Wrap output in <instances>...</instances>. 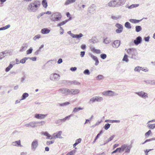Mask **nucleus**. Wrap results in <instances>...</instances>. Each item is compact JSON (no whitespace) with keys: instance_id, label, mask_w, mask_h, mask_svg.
<instances>
[{"instance_id":"nucleus-54","label":"nucleus","mask_w":155,"mask_h":155,"mask_svg":"<svg viewBox=\"0 0 155 155\" xmlns=\"http://www.w3.org/2000/svg\"><path fill=\"white\" fill-rule=\"evenodd\" d=\"M12 68V65L9 64V66L5 69V71L7 72H8Z\"/></svg>"},{"instance_id":"nucleus-29","label":"nucleus","mask_w":155,"mask_h":155,"mask_svg":"<svg viewBox=\"0 0 155 155\" xmlns=\"http://www.w3.org/2000/svg\"><path fill=\"white\" fill-rule=\"evenodd\" d=\"M147 127L151 130H153L155 128V124H147Z\"/></svg>"},{"instance_id":"nucleus-34","label":"nucleus","mask_w":155,"mask_h":155,"mask_svg":"<svg viewBox=\"0 0 155 155\" xmlns=\"http://www.w3.org/2000/svg\"><path fill=\"white\" fill-rule=\"evenodd\" d=\"M29 96L28 94L27 93H24L22 95V98L20 99V100H22L25 99L26 98Z\"/></svg>"},{"instance_id":"nucleus-3","label":"nucleus","mask_w":155,"mask_h":155,"mask_svg":"<svg viewBox=\"0 0 155 155\" xmlns=\"http://www.w3.org/2000/svg\"><path fill=\"white\" fill-rule=\"evenodd\" d=\"M61 14L58 12L53 13L50 17V20L52 21L56 22L60 21L61 18Z\"/></svg>"},{"instance_id":"nucleus-50","label":"nucleus","mask_w":155,"mask_h":155,"mask_svg":"<svg viewBox=\"0 0 155 155\" xmlns=\"http://www.w3.org/2000/svg\"><path fill=\"white\" fill-rule=\"evenodd\" d=\"M141 68V67L139 66H137L135 67L134 69V71H137L138 72H140V68Z\"/></svg>"},{"instance_id":"nucleus-45","label":"nucleus","mask_w":155,"mask_h":155,"mask_svg":"<svg viewBox=\"0 0 155 155\" xmlns=\"http://www.w3.org/2000/svg\"><path fill=\"white\" fill-rule=\"evenodd\" d=\"M70 104V103L68 102H66L61 104H59V106H61L64 107Z\"/></svg>"},{"instance_id":"nucleus-38","label":"nucleus","mask_w":155,"mask_h":155,"mask_svg":"<svg viewBox=\"0 0 155 155\" xmlns=\"http://www.w3.org/2000/svg\"><path fill=\"white\" fill-rule=\"evenodd\" d=\"M128 57V56L127 54H125L122 59V61H125L126 62H128L129 61Z\"/></svg>"},{"instance_id":"nucleus-61","label":"nucleus","mask_w":155,"mask_h":155,"mask_svg":"<svg viewBox=\"0 0 155 155\" xmlns=\"http://www.w3.org/2000/svg\"><path fill=\"white\" fill-rule=\"evenodd\" d=\"M28 59H30L31 60H32L33 61H35L36 60V58H37L36 57H32V58H30V57H28Z\"/></svg>"},{"instance_id":"nucleus-42","label":"nucleus","mask_w":155,"mask_h":155,"mask_svg":"<svg viewBox=\"0 0 155 155\" xmlns=\"http://www.w3.org/2000/svg\"><path fill=\"white\" fill-rule=\"evenodd\" d=\"M142 30V28L140 26H136L135 27V31L137 32L140 31Z\"/></svg>"},{"instance_id":"nucleus-11","label":"nucleus","mask_w":155,"mask_h":155,"mask_svg":"<svg viewBox=\"0 0 155 155\" xmlns=\"http://www.w3.org/2000/svg\"><path fill=\"white\" fill-rule=\"evenodd\" d=\"M96 8V6L94 4L91 5L88 8V11L90 13H93L94 12Z\"/></svg>"},{"instance_id":"nucleus-64","label":"nucleus","mask_w":155,"mask_h":155,"mask_svg":"<svg viewBox=\"0 0 155 155\" xmlns=\"http://www.w3.org/2000/svg\"><path fill=\"white\" fill-rule=\"evenodd\" d=\"M85 52L82 51L81 52L80 56L81 57H83L85 55Z\"/></svg>"},{"instance_id":"nucleus-40","label":"nucleus","mask_w":155,"mask_h":155,"mask_svg":"<svg viewBox=\"0 0 155 155\" xmlns=\"http://www.w3.org/2000/svg\"><path fill=\"white\" fill-rule=\"evenodd\" d=\"M117 151H118L119 153H120L121 152H122L121 147H120L117 148L115 150L112 152L111 153L112 154L114 153H116Z\"/></svg>"},{"instance_id":"nucleus-63","label":"nucleus","mask_w":155,"mask_h":155,"mask_svg":"<svg viewBox=\"0 0 155 155\" xmlns=\"http://www.w3.org/2000/svg\"><path fill=\"white\" fill-rule=\"evenodd\" d=\"M54 142V141H47L46 142V144L47 145H50L51 144L53 143Z\"/></svg>"},{"instance_id":"nucleus-7","label":"nucleus","mask_w":155,"mask_h":155,"mask_svg":"<svg viewBox=\"0 0 155 155\" xmlns=\"http://www.w3.org/2000/svg\"><path fill=\"white\" fill-rule=\"evenodd\" d=\"M70 89L68 88H61L58 90L59 93L64 95H70Z\"/></svg>"},{"instance_id":"nucleus-39","label":"nucleus","mask_w":155,"mask_h":155,"mask_svg":"<svg viewBox=\"0 0 155 155\" xmlns=\"http://www.w3.org/2000/svg\"><path fill=\"white\" fill-rule=\"evenodd\" d=\"M28 59V57H25L24 58L21 59L20 61V62L21 63L24 64L25 63L26 61Z\"/></svg>"},{"instance_id":"nucleus-25","label":"nucleus","mask_w":155,"mask_h":155,"mask_svg":"<svg viewBox=\"0 0 155 155\" xmlns=\"http://www.w3.org/2000/svg\"><path fill=\"white\" fill-rule=\"evenodd\" d=\"M42 134L47 137L46 138L47 139H53V137H52L51 135H50L47 132H43Z\"/></svg>"},{"instance_id":"nucleus-26","label":"nucleus","mask_w":155,"mask_h":155,"mask_svg":"<svg viewBox=\"0 0 155 155\" xmlns=\"http://www.w3.org/2000/svg\"><path fill=\"white\" fill-rule=\"evenodd\" d=\"M56 63V61L54 60H51L47 62V64H48L49 65L51 66H53Z\"/></svg>"},{"instance_id":"nucleus-19","label":"nucleus","mask_w":155,"mask_h":155,"mask_svg":"<svg viewBox=\"0 0 155 155\" xmlns=\"http://www.w3.org/2000/svg\"><path fill=\"white\" fill-rule=\"evenodd\" d=\"M117 7L123 5L125 2V0H116Z\"/></svg>"},{"instance_id":"nucleus-32","label":"nucleus","mask_w":155,"mask_h":155,"mask_svg":"<svg viewBox=\"0 0 155 155\" xmlns=\"http://www.w3.org/2000/svg\"><path fill=\"white\" fill-rule=\"evenodd\" d=\"M37 121H32L30 122L31 127H35L38 126Z\"/></svg>"},{"instance_id":"nucleus-14","label":"nucleus","mask_w":155,"mask_h":155,"mask_svg":"<svg viewBox=\"0 0 155 155\" xmlns=\"http://www.w3.org/2000/svg\"><path fill=\"white\" fill-rule=\"evenodd\" d=\"M62 133V131H60L58 132L56 134L55 133L54 134L53 136V138H62L61 136Z\"/></svg>"},{"instance_id":"nucleus-13","label":"nucleus","mask_w":155,"mask_h":155,"mask_svg":"<svg viewBox=\"0 0 155 155\" xmlns=\"http://www.w3.org/2000/svg\"><path fill=\"white\" fill-rule=\"evenodd\" d=\"M116 0H114L108 3V6L110 7H117Z\"/></svg>"},{"instance_id":"nucleus-2","label":"nucleus","mask_w":155,"mask_h":155,"mask_svg":"<svg viewBox=\"0 0 155 155\" xmlns=\"http://www.w3.org/2000/svg\"><path fill=\"white\" fill-rule=\"evenodd\" d=\"M128 57L131 59L134 60H137L138 58V53L136 49L131 48L128 49L127 50Z\"/></svg>"},{"instance_id":"nucleus-33","label":"nucleus","mask_w":155,"mask_h":155,"mask_svg":"<svg viewBox=\"0 0 155 155\" xmlns=\"http://www.w3.org/2000/svg\"><path fill=\"white\" fill-rule=\"evenodd\" d=\"M111 42V40L110 38H106L104 40L103 42L104 43L107 44H109Z\"/></svg>"},{"instance_id":"nucleus-53","label":"nucleus","mask_w":155,"mask_h":155,"mask_svg":"<svg viewBox=\"0 0 155 155\" xmlns=\"http://www.w3.org/2000/svg\"><path fill=\"white\" fill-rule=\"evenodd\" d=\"M110 124L108 123L106 124H105L104 127L106 130H108L110 127Z\"/></svg>"},{"instance_id":"nucleus-47","label":"nucleus","mask_w":155,"mask_h":155,"mask_svg":"<svg viewBox=\"0 0 155 155\" xmlns=\"http://www.w3.org/2000/svg\"><path fill=\"white\" fill-rule=\"evenodd\" d=\"M37 125H38V126H41L43 125L45 123V122L44 121H41V122H38V121H37Z\"/></svg>"},{"instance_id":"nucleus-43","label":"nucleus","mask_w":155,"mask_h":155,"mask_svg":"<svg viewBox=\"0 0 155 155\" xmlns=\"http://www.w3.org/2000/svg\"><path fill=\"white\" fill-rule=\"evenodd\" d=\"M114 137V136H111L110 137V138H109V139H107V141L106 143H104L103 144H101V145H104L106 143L110 142V141L111 140H113Z\"/></svg>"},{"instance_id":"nucleus-56","label":"nucleus","mask_w":155,"mask_h":155,"mask_svg":"<svg viewBox=\"0 0 155 155\" xmlns=\"http://www.w3.org/2000/svg\"><path fill=\"white\" fill-rule=\"evenodd\" d=\"M89 56H90L93 60L95 61V60H97V57L94 56L93 54H89Z\"/></svg>"},{"instance_id":"nucleus-16","label":"nucleus","mask_w":155,"mask_h":155,"mask_svg":"<svg viewBox=\"0 0 155 155\" xmlns=\"http://www.w3.org/2000/svg\"><path fill=\"white\" fill-rule=\"evenodd\" d=\"M70 95H75L80 92V90L78 89H70Z\"/></svg>"},{"instance_id":"nucleus-1","label":"nucleus","mask_w":155,"mask_h":155,"mask_svg":"<svg viewBox=\"0 0 155 155\" xmlns=\"http://www.w3.org/2000/svg\"><path fill=\"white\" fill-rule=\"evenodd\" d=\"M41 2L38 0L34 1L30 3L28 6L27 9L30 12H36L39 8Z\"/></svg>"},{"instance_id":"nucleus-31","label":"nucleus","mask_w":155,"mask_h":155,"mask_svg":"<svg viewBox=\"0 0 155 155\" xmlns=\"http://www.w3.org/2000/svg\"><path fill=\"white\" fill-rule=\"evenodd\" d=\"M142 20V19H141V20H136V19H130L129 21L130 22H131L132 23H138V22H140Z\"/></svg>"},{"instance_id":"nucleus-46","label":"nucleus","mask_w":155,"mask_h":155,"mask_svg":"<svg viewBox=\"0 0 155 155\" xmlns=\"http://www.w3.org/2000/svg\"><path fill=\"white\" fill-rule=\"evenodd\" d=\"M41 38V35L40 34H38L37 35H35L33 38V40L34 41H36L37 39H39V38Z\"/></svg>"},{"instance_id":"nucleus-22","label":"nucleus","mask_w":155,"mask_h":155,"mask_svg":"<svg viewBox=\"0 0 155 155\" xmlns=\"http://www.w3.org/2000/svg\"><path fill=\"white\" fill-rule=\"evenodd\" d=\"M111 18L114 20H117L121 18V16L120 15H112L111 16Z\"/></svg>"},{"instance_id":"nucleus-24","label":"nucleus","mask_w":155,"mask_h":155,"mask_svg":"<svg viewBox=\"0 0 155 155\" xmlns=\"http://www.w3.org/2000/svg\"><path fill=\"white\" fill-rule=\"evenodd\" d=\"M139 6V4H132L130 6L128 5H127L126 6V7L128 8L129 9H131L137 7Z\"/></svg>"},{"instance_id":"nucleus-15","label":"nucleus","mask_w":155,"mask_h":155,"mask_svg":"<svg viewBox=\"0 0 155 155\" xmlns=\"http://www.w3.org/2000/svg\"><path fill=\"white\" fill-rule=\"evenodd\" d=\"M120 42L119 40H115L114 41L112 45V46L114 48H117L120 46Z\"/></svg>"},{"instance_id":"nucleus-35","label":"nucleus","mask_w":155,"mask_h":155,"mask_svg":"<svg viewBox=\"0 0 155 155\" xmlns=\"http://www.w3.org/2000/svg\"><path fill=\"white\" fill-rule=\"evenodd\" d=\"M42 4L43 6L46 8L48 6L47 2L46 0H43L42 2Z\"/></svg>"},{"instance_id":"nucleus-55","label":"nucleus","mask_w":155,"mask_h":155,"mask_svg":"<svg viewBox=\"0 0 155 155\" xmlns=\"http://www.w3.org/2000/svg\"><path fill=\"white\" fill-rule=\"evenodd\" d=\"M104 77L102 75H99L96 77L97 79H98L99 80H102L104 79Z\"/></svg>"},{"instance_id":"nucleus-21","label":"nucleus","mask_w":155,"mask_h":155,"mask_svg":"<svg viewBox=\"0 0 155 155\" xmlns=\"http://www.w3.org/2000/svg\"><path fill=\"white\" fill-rule=\"evenodd\" d=\"M12 144L13 146H15L16 147H22L21 144V141L20 140L18 141H16L15 142H12Z\"/></svg>"},{"instance_id":"nucleus-30","label":"nucleus","mask_w":155,"mask_h":155,"mask_svg":"<svg viewBox=\"0 0 155 155\" xmlns=\"http://www.w3.org/2000/svg\"><path fill=\"white\" fill-rule=\"evenodd\" d=\"M83 36V35L82 33H80L79 35H75L74 34L73 35V38H76L78 39H80V38Z\"/></svg>"},{"instance_id":"nucleus-9","label":"nucleus","mask_w":155,"mask_h":155,"mask_svg":"<svg viewBox=\"0 0 155 155\" xmlns=\"http://www.w3.org/2000/svg\"><path fill=\"white\" fill-rule=\"evenodd\" d=\"M38 145V140L37 139L34 140L32 142L31 144V149L35 151L37 148Z\"/></svg>"},{"instance_id":"nucleus-62","label":"nucleus","mask_w":155,"mask_h":155,"mask_svg":"<svg viewBox=\"0 0 155 155\" xmlns=\"http://www.w3.org/2000/svg\"><path fill=\"white\" fill-rule=\"evenodd\" d=\"M81 138H79L76 140L75 142L77 143L78 144L79 143H80L81 142Z\"/></svg>"},{"instance_id":"nucleus-17","label":"nucleus","mask_w":155,"mask_h":155,"mask_svg":"<svg viewBox=\"0 0 155 155\" xmlns=\"http://www.w3.org/2000/svg\"><path fill=\"white\" fill-rule=\"evenodd\" d=\"M142 38L140 36L138 37L134 41V43L136 45H138L142 41Z\"/></svg>"},{"instance_id":"nucleus-44","label":"nucleus","mask_w":155,"mask_h":155,"mask_svg":"<svg viewBox=\"0 0 155 155\" xmlns=\"http://www.w3.org/2000/svg\"><path fill=\"white\" fill-rule=\"evenodd\" d=\"M152 134L151 130H150L145 134V136L146 138L148 137L149 136Z\"/></svg>"},{"instance_id":"nucleus-23","label":"nucleus","mask_w":155,"mask_h":155,"mask_svg":"<svg viewBox=\"0 0 155 155\" xmlns=\"http://www.w3.org/2000/svg\"><path fill=\"white\" fill-rule=\"evenodd\" d=\"M28 46V44L27 43H26L23 44L22 46L21 47L19 50L20 51L23 52L25 51Z\"/></svg>"},{"instance_id":"nucleus-27","label":"nucleus","mask_w":155,"mask_h":155,"mask_svg":"<svg viewBox=\"0 0 155 155\" xmlns=\"http://www.w3.org/2000/svg\"><path fill=\"white\" fill-rule=\"evenodd\" d=\"M144 81L146 83L151 85L155 84V80H147Z\"/></svg>"},{"instance_id":"nucleus-41","label":"nucleus","mask_w":155,"mask_h":155,"mask_svg":"<svg viewBox=\"0 0 155 155\" xmlns=\"http://www.w3.org/2000/svg\"><path fill=\"white\" fill-rule=\"evenodd\" d=\"M125 26L128 29H130L131 28L130 23L128 22H127L125 23Z\"/></svg>"},{"instance_id":"nucleus-10","label":"nucleus","mask_w":155,"mask_h":155,"mask_svg":"<svg viewBox=\"0 0 155 155\" xmlns=\"http://www.w3.org/2000/svg\"><path fill=\"white\" fill-rule=\"evenodd\" d=\"M102 94L107 96H113L116 95L114 92L110 90L104 91L103 92Z\"/></svg>"},{"instance_id":"nucleus-20","label":"nucleus","mask_w":155,"mask_h":155,"mask_svg":"<svg viewBox=\"0 0 155 155\" xmlns=\"http://www.w3.org/2000/svg\"><path fill=\"white\" fill-rule=\"evenodd\" d=\"M50 31V29L47 28H45L42 29L41 31V32L43 34H48Z\"/></svg>"},{"instance_id":"nucleus-5","label":"nucleus","mask_w":155,"mask_h":155,"mask_svg":"<svg viewBox=\"0 0 155 155\" xmlns=\"http://www.w3.org/2000/svg\"><path fill=\"white\" fill-rule=\"evenodd\" d=\"M103 100V98L100 96H95L91 98L89 103L90 104H92L95 102H100Z\"/></svg>"},{"instance_id":"nucleus-51","label":"nucleus","mask_w":155,"mask_h":155,"mask_svg":"<svg viewBox=\"0 0 155 155\" xmlns=\"http://www.w3.org/2000/svg\"><path fill=\"white\" fill-rule=\"evenodd\" d=\"M33 49L32 48L30 47L29 49L27 50L26 51V53L27 54H31L33 51Z\"/></svg>"},{"instance_id":"nucleus-6","label":"nucleus","mask_w":155,"mask_h":155,"mask_svg":"<svg viewBox=\"0 0 155 155\" xmlns=\"http://www.w3.org/2000/svg\"><path fill=\"white\" fill-rule=\"evenodd\" d=\"M50 78L51 80L53 81H58L60 79V76L56 73H52L50 75Z\"/></svg>"},{"instance_id":"nucleus-59","label":"nucleus","mask_w":155,"mask_h":155,"mask_svg":"<svg viewBox=\"0 0 155 155\" xmlns=\"http://www.w3.org/2000/svg\"><path fill=\"white\" fill-rule=\"evenodd\" d=\"M101 58L103 59H105L107 57V55L105 54H101Z\"/></svg>"},{"instance_id":"nucleus-28","label":"nucleus","mask_w":155,"mask_h":155,"mask_svg":"<svg viewBox=\"0 0 155 155\" xmlns=\"http://www.w3.org/2000/svg\"><path fill=\"white\" fill-rule=\"evenodd\" d=\"M76 0H67L64 3V5H68L69 4L75 2Z\"/></svg>"},{"instance_id":"nucleus-52","label":"nucleus","mask_w":155,"mask_h":155,"mask_svg":"<svg viewBox=\"0 0 155 155\" xmlns=\"http://www.w3.org/2000/svg\"><path fill=\"white\" fill-rule=\"evenodd\" d=\"M71 84H73L75 85H80V83L79 82H78L76 81H72Z\"/></svg>"},{"instance_id":"nucleus-4","label":"nucleus","mask_w":155,"mask_h":155,"mask_svg":"<svg viewBox=\"0 0 155 155\" xmlns=\"http://www.w3.org/2000/svg\"><path fill=\"white\" fill-rule=\"evenodd\" d=\"M131 148L132 146L130 145H128L127 144H123L121 146L122 152L125 151V153H129Z\"/></svg>"},{"instance_id":"nucleus-57","label":"nucleus","mask_w":155,"mask_h":155,"mask_svg":"<svg viewBox=\"0 0 155 155\" xmlns=\"http://www.w3.org/2000/svg\"><path fill=\"white\" fill-rule=\"evenodd\" d=\"M123 28H118L116 30V32L117 33H120L122 32L123 31Z\"/></svg>"},{"instance_id":"nucleus-48","label":"nucleus","mask_w":155,"mask_h":155,"mask_svg":"<svg viewBox=\"0 0 155 155\" xmlns=\"http://www.w3.org/2000/svg\"><path fill=\"white\" fill-rule=\"evenodd\" d=\"M6 53L4 52H2L0 53V59L1 60L5 56H6V55H5V54Z\"/></svg>"},{"instance_id":"nucleus-36","label":"nucleus","mask_w":155,"mask_h":155,"mask_svg":"<svg viewBox=\"0 0 155 155\" xmlns=\"http://www.w3.org/2000/svg\"><path fill=\"white\" fill-rule=\"evenodd\" d=\"M83 108H81L80 107H76L74 108L72 112L74 113L76 112H78L80 110H83Z\"/></svg>"},{"instance_id":"nucleus-12","label":"nucleus","mask_w":155,"mask_h":155,"mask_svg":"<svg viewBox=\"0 0 155 155\" xmlns=\"http://www.w3.org/2000/svg\"><path fill=\"white\" fill-rule=\"evenodd\" d=\"M47 114H35V118L38 119H44L47 116Z\"/></svg>"},{"instance_id":"nucleus-49","label":"nucleus","mask_w":155,"mask_h":155,"mask_svg":"<svg viewBox=\"0 0 155 155\" xmlns=\"http://www.w3.org/2000/svg\"><path fill=\"white\" fill-rule=\"evenodd\" d=\"M153 140H155V138H152L150 139H147L142 144H143L147 142H150V141H152Z\"/></svg>"},{"instance_id":"nucleus-8","label":"nucleus","mask_w":155,"mask_h":155,"mask_svg":"<svg viewBox=\"0 0 155 155\" xmlns=\"http://www.w3.org/2000/svg\"><path fill=\"white\" fill-rule=\"evenodd\" d=\"M136 94H137L140 97L143 99H146L148 97V94L143 91H141L138 92H137Z\"/></svg>"},{"instance_id":"nucleus-58","label":"nucleus","mask_w":155,"mask_h":155,"mask_svg":"<svg viewBox=\"0 0 155 155\" xmlns=\"http://www.w3.org/2000/svg\"><path fill=\"white\" fill-rule=\"evenodd\" d=\"M84 73L86 75H89L90 74V72L88 69H87L85 70L84 71Z\"/></svg>"},{"instance_id":"nucleus-37","label":"nucleus","mask_w":155,"mask_h":155,"mask_svg":"<svg viewBox=\"0 0 155 155\" xmlns=\"http://www.w3.org/2000/svg\"><path fill=\"white\" fill-rule=\"evenodd\" d=\"M68 21V20H66L64 21H63L62 22L58 24L57 25V26L60 27L61 26H62L65 24Z\"/></svg>"},{"instance_id":"nucleus-18","label":"nucleus","mask_w":155,"mask_h":155,"mask_svg":"<svg viewBox=\"0 0 155 155\" xmlns=\"http://www.w3.org/2000/svg\"><path fill=\"white\" fill-rule=\"evenodd\" d=\"M90 49L92 52L96 53L97 54H99L101 53V51L100 50L96 49L93 47H91Z\"/></svg>"},{"instance_id":"nucleus-60","label":"nucleus","mask_w":155,"mask_h":155,"mask_svg":"<svg viewBox=\"0 0 155 155\" xmlns=\"http://www.w3.org/2000/svg\"><path fill=\"white\" fill-rule=\"evenodd\" d=\"M115 26L117 28H123L122 25H121V24H118V23H117V24H116Z\"/></svg>"}]
</instances>
